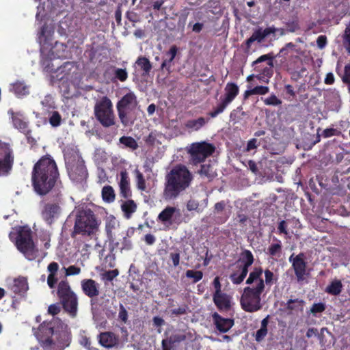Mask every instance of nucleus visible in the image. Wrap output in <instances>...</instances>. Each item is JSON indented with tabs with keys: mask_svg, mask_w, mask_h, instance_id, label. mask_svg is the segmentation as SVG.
Wrapping results in <instances>:
<instances>
[{
	"mask_svg": "<svg viewBox=\"0 0 350 350\" xmlns=\"http://www.w3.org/2000/svg\"><path fill=\"white\" fill-rule=\"evenodd\" d=\"M255 95H265L269 92V88L267 86L258 85L254 88Z\"/></svg>",
	"mask_w": 350,
	"mask_h": 350,
	"instance_id": "6e6d98bb",
	"label": "nucleus"
},
{
	"mask_svg": "<svg viewBox=\"0 0 350 350\" xmlns=\"http://www.w3.org/2000/svg\"><path fill=\"white\" fill-rule=\"evenodd\" d=\"M12 120L15 129H18L23 134H27L29 132V123L25 118L19 113H12Z\"/></svg>",
	"mask_w": 350,
	"mask_h": 350,
	"instance_id": "5701e85b",
	"label": "nucleus"
},
{
	"mask_svg": "<svg viewBox=\"0 0 350 350\" xmlns=\"http://www.w3.org/2000/svg\"><path fill=\"white\" fill-rule=\"evenodd\" d=\"M119 142L125 147L129 148L132 150H135L139 147L137 141L130 136H122L120 138Z\"/></svg>",
	"mask_w": 350,
	"mask_h": 350,
	"instance_id": "72a5a7b5",
	"label": "nucleus"
},
{
	"mask_svg": "<svg viewBox=\"0 0 350 350\" xmlns=\"http://www.w3.org/2000/svg\"><path fill=\"white\" fill-rule=\"evenodd\" d=\"M137 105V97L132 92L126 93L117 103L118 115L121 123L124 126H128L133 122L132 113L135 110Z\"/></svg>",
	"mask_w": 350,
	"mask_h": 350,
	"instance_id": "1a4fd4ad",
	"label": "nucleus"
},
{
	"mask_svg": "<svg viewBox=\"0 0 350 350\" xmlns=\"http://www.w3.org/2000/svg\"><path fill=\"white\" fill-rule=\"evenodd\" d=\"M14 154L10 144L0 143V177L10 174L14 163Z\"/></svg>",
	"mask_w": 350,
	"mask_h": 350,
	"instance_id": "2eb2a0df",
	"label": "nucleus"
},
{
	"mask_svg": "<svg viewBox=\"0 0 350 350\" xmlns=\"http://www.w3.org/2000/svg\"><path fill=\"white\" fill-rule=\"evenodd\" d=\"M120 196L124 199H129L132 196L130 187V179L126 170L120 172V181L119 183Z\"/></svg>",
	"mask_w": 350,
	"mask_h": 350,
	"instance_id": "4be33fe9",
	"label": "nucleus"
},
{
	"mask_svg": "<svg viewBox=\"0 0 350 350\" xmlns=\"http://www.w3.org/2000/svg\"><path fill=\"white\" fill-rule=\"evenodd\" d=\"M118 318L122 322L124 323H126L128 321V312L122 304H120Z\"/></svg>",
	"mask_w": 350,
	"mask_h": 350,
	"instance_id": "864d4df0",
	"label": "nucleus"
},
{
	"mask_svg": "<svg viewBox=\"0 0 350 350\" xmlns=\"http://www.w3.org/2000/svg\"><path fill=\"white\" fill-rule=\"evenodd\" d=\"M265 105L278 106L282 104V100L279 99L275 94H271L268 98L263 99Z\"/></svg>",
	"mask_w": 350,
	"mask_h": 350,
	"instance_id": "79ce46f5",
	"label": "nucleus"
},
{
	"mask_svg": "<svg viewBox=\"0 0 350 350\" xmlns=\"http://www.w3.org/2000/svg\"><path fill=\"white\" fill-rule=\"evenodd\" d=\"M340 133L341 132L337 129L334 128H327L323 131L322 136L325 138H327L332 136H339Z\"/></svg>",
	"mask_w": 350,
	"mask_h": 350,
	"instance_id": "09e8293b",
	"label": "nucleus"
},
{
	"mask_svg": "<svg viewBox=\"0 0 350 350\" xmlns=\"http://www.w3.org/2000/svg\"><path fill=\"white\" fill-rule=\"evenodd\" d=\"M341 79L344 83L348 85V90L350 92V63L345 66L344 73Z\"/></svg>",
	"mask_w": 350,
	"mask_h": 350,
	"instance_id": "37998d69",
	"label": "nucleus"
},
{
	"mask_svg": "<svg viewBox=\"0 0 350 350\" xmlns=\"http://www.w3.org/2000/svg\"><path fill=\"white\" fill-rule=\"evenodd\" d=\"M186 336L183 334H176L172 336L169 339L172 344L175 342H180L186 340Z\"/></svg>",
	"mask_w": 350,
	"mask_h": 350,
	"instance_id": "052dcab7",
	"label": "nucleus"
},
{
	"mask_svg": "<svg viewBox=\"0 0 350 350\" xmlns=\"http://www.w3.org/2000/svg\"><path fill=\"white\" fill-rule=\"evenodd\" d=\"M170 258L172 261L173 266L176 267L180 264V252L178 249L174 250L173 252L170 253Z\"/></svg>",
	"mask_w": 350,
	"mask_h": 350,
	"instance_id": "de8ad7c7",
	"label": "nucleus"
},
{
	"mask_svg": "<svg viewBox=\"0 0 350 350\" xmlns=\"http://www.w3.org/2000/svg\"><path fill=\"white\" fill-rule=\"evenodd\" d=\"M135 63L143 71V77H146L149 75L152 69V64L147 57L143 56L139 57Z\"/></svg>",
	"mask_w": 350,
	"mask_h": 350,
	"instance_id": "c756f323",
	"label": "nucleus"
},
{
	"mask_svg": "<svg viewBox=\"0 0 350 350\" xmlns=\"http://www.w3.org/2000/svg\"><path fill=\"white\" fill-rule=\"evenodd\" d=\"M57 295L64 311L71 317H75L77 313L78 298L67 280L59 282Z\"/></svg>",
	"mask_w": 350,
	"mask_h": 350,
	"instance_id": "423d86ee",
	"label": "nucleus"
},
{
	"mask_svg": "<svg viewBox=\"0 0 350 350\" xmlns=\"http://www.w3.org/2000/svg\"><path fill=\"white\" fill-rule=\"evenodd\" d=\"M326 308L325 304L324 303H314L312 304L310 308V312L314 315L317 316V314L321 313L325 311Z\"/></svg>",
	"mask_w": 350,
	"mask_h": 350,
	"instance_id": "49530a36",
	"label": "nucleus"
},
{
	"mask_svg": "<svg viewBox=\"0 0 350 350\" xmlns=\"http://www.w3.org/2000/svg\"><path fill=\"white\" fill-rule=\"evenodd\" d=\"M66 166L70 180L75 183L85 181L88 172L85 161L81 156L77 153L66 157Z\"/></svg>",
	"mask_w": 350,
	"mask_h": 350,
	"instance_id": "9d476101",
	"label": "nucleus"
},
{
	"mask_svg": "<svg viewBox=\"0 0 350 350\" xmlns=\"http://www.w3.org/2000/svg\"><path fill=\"white\" fill-rule=\"evenodd\" d=\"M57 282V275L49 274L47 278V284L50 288H54Z\"/></svg>",
	"mask_w": 350,
	"mask_h": 350,
	"instance_id": "e2e57ef3",
	"label": "nucleus"
},
{
	"mask_svg": "<svg viewBox=\"0 0 350 350\" xmlns=\"http://www.w3.org/2000/svg\"><path fill=\"white\" fill-rule=\"evenodd\" d=\"M208 121V119H205L203 117H200L196 120H189L185 123V127L193 131H198L202 128Z\"/></svg>",
	"mask_w": 350,
	"mask_h": 350,
	"instance_id": "c85d7f7f",
	"label": "nucleus"
},
{
	"mask_svg": "<svg viewBox=\"0 0 350 350\" xmlns=\"http://www.w3.org/2000/svg\"><path fill=\"white\" fill-rule=\"evenodd\" d=\"M176 211V207L168 206L159 214L157 219L163 224L169 223L172 224L171 219Z\"/></svg>",
	"mask_w": 350,
	"mask_h": 350,
	"instance_id": "cd10ccee",
	"label": "nucleus"
},
{
	"mask_svg": "<svg viewBox=\"0 0 350 350\" xmlns=\"http://www.w3.org/2000/svg\"><path fill=\"white\" fill-rule=\"evenodd\" d=\"M10 289L16 295H23L28 290L27 279L24 277L14 279L10 286Z\"/></svg>",
	"mask_w": 350,
	"mask_h": 350,
	"instance_id": "b1692460",
	"label": "nucleus"
},
{
	"mask_svg": "<svg viewBox=\"0 0 350 350\" xmlns=\"http://www.w3.org/2000/svg\"><path fill=\"white\" fill-rule=\"evenodd\" d=\"M12 91L17 96H22L29 94V86L23 82L16 81L12 85Z\"/></svg>",
	"mask_w": 350,
	"mask_h": 350,
	"instance_id": "2f4dec72",
	"label": "nucleus"
},
{
	"mask_svg": "<svg viewBox=\"0 0 350 350\" xmlns=\"http://www.w3.org/2000/svg\"><path fill=\"white\" fill-rule=\"evenodd\" d=\"M94 113L96 120L103 126L108 128L115 125L116 117L113 104L107 96H103L96 103Z\"/></svg>",
	"mask_w": 350,
	"mask_h": 350,
	"instance_id": "6e6552de",
	"label": "nucleus"
},
{
	"mask_svg": "<svg viewBox=\"0 0 350 350\" xmlns=\"http://www.w3.org/2000/svg\"><path fill=\"white\" fill-rule=\"evenodd\" d=\"M101 195L103 200L107 203L113 202L116 198L114 189L110 185H106L103 187Z\"/></svg>",
	"mask_w": 350,
	"mask_h": 350,
	"instance_id": "473e14b6",
	"label": "nucleus"
},
{
	"mask_svg": "<svg viewBox=\"0 0 350 350\" xmlns=\"http://www.w3.org/2000/svg\"><path fill=\"white\" fill-rule=\"evenodd\" d=\"M304 304V301L302 299H289L286 303V309L288 310H296L299 308H302L303 305Z\"/></svg>",
	"mask_w": 350,
	"mask_h": 350,
	"instance_id": "e433bc0d",
	"label": "nucleus"
},
{
	"mask_svg": "<svg viewBox=\"0 0 350 350\" xmlns=\"http://www.w3.org/2000/svg\"><path fill=\"white\" fill-rule=\"evenodd\" d=\"M81 273V268L75 265H70L66 269V275H78Z\"/></svg>",
	"mask_w": 350,
	"mask_h": 350,
	"instance_id": "bf43d9fd",
	"label": "nucleus"
},
{
	"mask_svg": "<svg viewBox=\"0 0 350 350\" xmlns=\"http://www.w3.org/2000/svg\"><path fill=\"white\" fill-rule=\"evenodd\" d=\"M265 280L264 281L265 285L271 286L274 282L277 281V278H275L273 273L269 269H266L264 271Z\"/></svg>",
	"mask_w": 350,
	"mask_h": 350,
	"instance_id": "c03bdc74",
	"label": "nucleus"
},
{
	"mask_svg": "<svg viewBox=\"0 0 350 350\" xmlns=\"http://www.w3.org/2000/svg\"><path fill=\"white\" fill-rule=\"evenodd\" d=\"M275 57L271 52L260 56L252 62V66L254 67V70L260 72L256 76L258 79L265 81L263 79L265 77L269 79L273 76V59Z\"/></svg>",
	"mask_w": 350,
	"mask_h": 350,
	"instance_id": "ddd939ff",
	"label": "nucleus"
},
{
	"mask_svg": "<svg viewBox=\"0 0 350 350\" xmlns=\"http://www.w3.org/2000/svg\"><path fill=\"white\" fill-rule=\"evenodd\" d=\"M254 255L250 250H243L239 256L238 262H241V274L238 278L243 281L248 273L249 267L254 263Z\"/></svg>",
	"mask_w": 350,
	"mask_h": 350,
	"instance_id": "dca6fc26",
	"label": "nucleus"
},
{
	"mask_svg": "<svg viewBox=\"0 0 350 350\" xmlns=\"http://www.w3.org/2000/svg\"><path fill=\"white\" fill-rule=\"evenodd\" d=\"M237 270L234 271L230 275V278L233 284H240L243 281H239V278H238L241 274V265L237 266Z\"/></svg>",
	"mask_w": 350,
	"mask_h": 350,
	"instance_id": "8fccbe9b",
	"label": "nucleus"
},
{
	"mask_svg": "<svg viewBox=\"0 0 350 350\" xmlns=\"http://www.w3.org/2000/svg\"><path fill=\"white\" fill-rule=\"evenodd\" d=\"M239 93V88L235 83H228L224 88V94L220 96L219 103L213 111L208 113V116L213 118L223 113L226 107L237 97Z\"/></svg>",
	"mask_w": 350,
	"mask_h": 350,
	"instance_id": "f8f14e48",
	"label": "nucleus"
},
{
	"mask_svg": "<svg viewBox=\"0 0 350 350\" xmlns=\"http://www.w3.org/2000/svg\"><path fill=\"white\" fill-rule=\"evenodd\" d=\"M16 238L17 249L29 260H35L38 256V249L36 246L32 237V231L27 226H19Z\"/></svg>",
	"mask_w": 350,
	"mask_h": 350,
	"instance_id": "39448f33",
	"label": "nucleus"
},
{
	"mask_svg": "<svg viewBox=\"0 0 350 350\" xmlns=\"http://www.w3.org/2000/svg\"><path fill=\"white\" fill-rule=\"evenodd\" d=\"M277 29L272 27H268L265 29H262L261 27H258L252 33V35L246 40L245 44L247 49H250L252 44L257 41L260 43L263 41V40L270 34H273L276 32Z\"/></svg>",
	"mask_w": 350,
	"mask_h": 350,
	"instance_id": "f3484780",
	"label": "nucleus"
},
{
	"mask_svg": "<svg viewBox=\"0 0 350 350\" xmlns=\"http://www.w3.org/2000/svg\"><path fill=\"white\" fill-rule=\"evenodd\" d=\"M297 282H303L310 275V269L308 268V262L306 260V255L300 252L297 255L292 254L289 257Z\"/></svg>",
	"mask_w": 350,
	"mask_h": 350,
	"instance_id": "4468645a",
	"label": "nucleus"
},
{
	"mask_svg": "<svg viewBox=\"0 0 350 350\" xmlns=\"http://www.w3.org/2000/svg\"><path fill=\"white\" fill-rule=\"evenodd\" d=\"M342 290V284L340 280H334L326 287L325 292L332 295H338Z\"/></svg>",
	"mask_w": 350,
	"mask_h": 350,
	"instance_id": "7c9ffc66",
	"label": "nucleus"
},
{
	"mask_svg": "<svg viewBox=\"0 0 350 350\" xmlns=\"http://www.w3.org/2000/svg\"><path fill=\"white\" fill-rule=\"evenodd\" d=\"M213 321L216 329L221 333H226L234 325V320L229 318H224L217 312L212 314Z\"/></svg>",
	"mask_w": 350,
	"mask_h": 350,
	"instance_id": "aec40b11",
	"label": "nucleus"
},
{
	"mask_svg": "<svg viewBox=\"0 0 350 350\" xmlns=\"http://www.w3.org/2000/svg\"><path fill=\"white\" fill-rule=\"evenodd\" d=\"M268 329L267 328L261 327L256 331L255 334V340L256 342H260L262 341L266 336L267 335Z\"/></svg>",
	"mask_w": 350,
	"mask_h": 350,
	"instance_id": "603ef678",
	"label": "nucleus"
},
{
	"mask_svg": "<svg viewBox=\"0 0 350 350\" xmlns=\"http://www.w3.org/2000/svg\"><path fill=\"white\" fill-rule=\"evenodd\" d=\"M275 240L277 241V243L271 244L268 247V254L269 256L273 257H280L282 251V245L280 240L277 239H275Z\"/></svg>",
	"mask_w": 350,
	"mask_h": 350,
	"instance_id": "f704fd0d",
	"label": "nucleus"
},
{
	"mask_svg": "<svg viewBox=\"0 0 350 350\" xmlns=\"http://www.w3.org/2000/svg\"><path fill=\"white\" fill-rule=\"evenodd\" d=\"M100 224L93 211L90 209L84 211L77 217L71 236L74 238L77 234L88 236L94 234L98 230Z\"/></svg>",
	"mask_w": 350,
	"mask_h": 350,
	"instance_id": "0eeeda50",
	"label": "nucleus"
},
{
	"mask_svg": "<svg viewBox=\"0 0 350 350\" xmlns=\"http://www.w3.org/2000/svg\"><path fill=\"white\" fill-rule=\"evenodd\" d=\"M165 180L163 197L174 200L189 187L193 176L185 165L178 164L166 174Z\"/></svg>",
	"mask_w": 350,
	"mask_h": 350,
	"instance_id": "20e7f679",
	"label": "nucleus"
},
{
	"mask_svg": "<svg viewBox=\"0 0 350 350\" xmlns=\"http://www.w3.org/2000/svg\"><path fill=\"white\" fill-rule=\"evenodd\" d=\"M119 248V247H118ZM132 248V243L131 241L126 237H124L122 242V246L120 247V250H129Z\"/></svg>",
	"mask_w": 350,
	"mask_h": 350,
	"instance_id": "0e129e2a",
	"label": "nucleus"
},
{
	"mask_svg": "<svg viewBox=\"0 0 350 350\" xmlns=\"http://www.w3.org/2000/svg\"><path fill=\"white\" fill-rule=\"evenodd\" d=\"M212 168V166L209 164H202L201 165L200 170H199V174L201 176H205L208 178L212 179L215 176Z\"/></svg>",
	"mask_w": 350,
	"mask_h": 350,
	"instance_id": "4c0bfd02",
	"label": "nucleus"
},
{
	"mask_svg": "<svg viewBox=\"0 0 350 350\" xmlns=\"http://www.w3.org/2000/svg\"><path fill=\"white\" fill-rule=\"evenodd\" d=\"M226 207V202L224 201H220L219 202H217L214 206V213H219L222 212Z\"/></svg>",
	"mask_w": 350,
	"mask_h": 350,
	"instance_id": "338daca9",
	"label": "nucleus"
},
{
	"mask_svg": "<svg viewBox=\"0 0 350 350\" xmlns=\"http://www.w3.org/2000/svg\"><path fill=\"white\" fill-rule=\"evenodd\" d=\"M286 228H287L286 222L284 220H282L278 224V232L279 234H287L288 232H287Z\"/></svg>",
	"mask_w": 350,
	"mask_h": 350,
	"instance_id": "774afa93",
	"label": "nucleus"
},
{
	"mask_svg": "<svg viewBox=\"0 0 350 350\" xmlns=\"http://www.w3.org/2000/svg\"><path fill=\"white\" fill-rule=\"evenodd\" d=\"M113 74L115 78L121 82L125 81L128 78V72L125 68H119L114 67Z\"/></svg>",
	"mask_w": 350,
	"mask_h": 350,
	"instance_id": "a19ab883",
	"label": "nucleus"
},
{
	"mask_svg": "<svg viewBox=\"0 0 350 350\" xmlns=\"http://www.w3.org/2000/svg\"><path fill=\"white\" fill-rule=\"evenodd\" d=\"M342 42L346 51L350 54V20L342 35Z\"/></svg>",
	"mask_w": 350,
	"mask_h": 350,
	"instance_id": "c9c22d12",
	"label": "nucleus"
},
{
	"mask_svg": "<svg viewBox=\"0 0 350 350\" xmlns=\"http://www.w3.org/2000/svg\"><path fill=\"white\" fill-rule=\"evenodd\" d=\"M317 44L321 49L325 48L327 44V37L324 35L319 36L317 39Z\"/></svg>",
	"mask_w": 350,
	"mask_h": 350,
	"instance_id": "69168bd1",
	"label": "nucleus"
},
{
	"mask_svg": "<svg viewBox=\"0 0 350 350\" xmlns=\"http://www.w3.org/2000/svg\"><path fill=\"white\" fill-rule=\"evenodd\" d=\"M34 335L44 350H64L71 341L68 325L58 318L43 321Z\"/></svg>",
	"mask_w": 350,
	"mask_h": 350,
	"instance_id": "f257e3e1",
	"label": "nucleus"
},
{
	"mask_svg": "<svg viewBox=\"0 0 350 350\" xmlns=\"http://www.w3.org/2000/svg\"><path fill=\"white\" fill-rule=\"evenodd\" d=\"M262 272L261 267H255L246 280L249 286L243 288L240 299L241 306L245 312H255L262 308L261 295L265 291Z\"/></svg>",
	"mask_w": 350,
	"mask_h": 350,
	"instance_id": "7ed1b4c3",
	"label": "nucleus"
},
{
	"mask_svg": "<svg viewBox=\"0 0 350 350\" xmlns=\"http://www.w3.org/2000/svg\"><path fill=\"white\" fill-rule=\"evenodd\" d=\"M185 275L188 278H192L193 283H197L202 279L203 273L201 271H193L189 269L186 271Z\"/></svg>",
	"mask_w": 350,
	"mask_h": 350,
	"instance_id": "58836bf2",
	"label": "nucleus"
},
{
	"mask_svg": "<svg viewBox=\"0 0 350 350\" xmlns=\"http://www.w3.org/2000/svg\"><path fill=\"white\" fill-rule=\"evenodd\" d=\"M137 186L141 191L146 190V186L145 179L143 174L139 171H137Z\"/></svg>",
	"mask_w": 350,
	"mask_h": 350,
	"instance_id": "3c124183",
	"label": "nucleus"
},
{
	"mask_svg": "<svg viewBox=\"0 0 350 350\" xmlns=\"http://www.w3.org/2000/svg\"><path fill=\"white\" fill-rule=\"evenodd\" d=\"M59 209V206L57 204H46L42 212V218L48 224H51Z\"/></svg>",
	"mask_w": 350,
	"mask_h": 350,
	"instance_id": "a878e982",
	"label": "nucleus"
},
{
	"mask_svg": "<svg viewBox=\"0 0 350 350\" xmlns=\"http://www.w3.org/2000/svg\"><path fill=\"white\" fill-rule=\"evenodd\" d=\"M213 286L215 289V292L213 295H217L223 293L221 291V284L220 282L219 277L217 276L214 278L213 282Z\"/></svg>",
	"mask_w": 350,
	"mask_h": 350,
	"instance_id": "4d7b16f0",
	"label": "nucleus"
},
{
	"mask_svg": "<svg viewBox=\"0 0 350 350\" xmlns=\"http://www.w3.org/2000/svg\"><path fill=\"white\" fill-rule=\"evenodd\" d=\"M215 150L213 144L205 141L192 143L187 149L193 165L204 162L206 158L213 154Z\"/></svg>",
	"mask_w": 350,
	"mask_h": 350,
	"instance_id": "9b49d317",
	"label": "nucleus"
},
{
	"mask_svg": "<svg viewBox=\"0 0 350 350\" xmlns=\"http://www.w3.org/2000/svg\"><path fill=\"white\" fill-rule=\"evenodd\" d=\"M62 122V116L57 111H54L51 113L49 118V123L53 127L59 126Z\"/></svg>",
	"mask_w": 350,
	"mask_h": 350,
	"instance_id": "ea45409f",
	"label": "nucleus"
},
{
	"mask_svg": "<svg viewBox=\"0 0 350 350\" xmlns=\"http://www.w3.org/2000/svg\"><path fill=\"white\" fill-rule=\"evenodd\" d=\"M188 306L183 305L178 308H174L171 310V314L175 316L183 315L187 313Z\"/></svg>",
	"mask_w": 350,
	"mask_h": 350,
	"instance_id": "5fc2aeb1",
	"label": "nucleus"
},
{
	"mask_svg": "<svg viewBox=\"0 0 350 350\" xmlns=\"http://www.w3.org/2000/svg\"><path fill=\"white\" fill-rule=\"evenodd\" d=\"M58 269L59 265L56 262H51L47 267V271L49 272V274L57 275Z\"/></svg>",
	"mask_w": 350,
	"mask_h": 350,
	"instance_id": "680f3d73",
	"label": "nucleus"
},
{
	"mask_svg": "<svg viewBox=\"0 0 350 350\" xmlns=\"http://www.w3.org/2000/svg\"><path fill=\"white\" fill-rule=\"evenodd\" d=\"M59 178L58 168L50 155L42 157L33 165L31 183L36 193L46 195L55 187Z\"/></svg>",
	"mask_w": 350,
	"mask_h": 350,
	"instance_id": "f03ea898",
	"label": "nucleus"
},
{
	"mask_svg": "<svg viewBox=\"0 0 350 350\" xmlns=\"http://www.w3.org/2000/svg\"><path fill=\"white\" fill-rule=\"evenodd\" d=\"M83 293L90 298L97 297L100 294V285L93 279H84L81 282Z\"/></svg>",
	"mask_w": 350,
	"mask_h": 350,
	"instance_id": "6ab92c4d",
	"label": "nucleus"
},
{
	"mask_svg": "<svg viewBox=\"0 0 350 350\" xmlns=\"http://www.w3.org/2000/svg\"><path fill=\"white\" fill-rule=\"evenodd\" d=\"M61 311V307L58 304H51L48 307V313L51 315L55 316L58 314Z\"/></svg>",
	"mask_w": 350,
	"mask_h": 350,
	"instance_id": "13d9d810",
	"label": "nucleus"
},
{
	"mask_svg": "<svg viewBox=\"0 0 350 350\" xmlns=\"http://www.w3.org/2000/svg\"><path fill=\"white\" fill-rule=\"evenodd\" d=\"M98 339L100 345L107 349L116 347L120 342L119 336L112 332L100 333Z\"/></svg>",
	"mask_w": 350,
	"mask_h": 350,
	"instance_id": "a211bd4d",
	"label": "nucleus"
},
{
	"mask_svg": "<svg viewBox=\"0 0 350 350\" xmlns=\"http://www.w3.org/2000/svg\"><path fill=\"white\" fill-rule=\"evenodd\" d=\"M120 207L124 218L129 219L136 212L137 205L134 200L129 198L122 202Z\"/></svg>",
	"mask_w": 350,
	"mask_h": 350,
	"instance_id": "bb28decb",
	"label": "nucleus"
},
{
	"mask_svg": "<svg viewBox=\"0 0 350 350\" xmlns=\"http://www.w3.org/2000/svg\"><path fill=\"white\" fill-rule=\"evenodd\" d=\"M231 299L230 295L226 293L213 295V302L220 312H228L230 310Z\"/></svg>",
	"mask_w": 350,
	"mask_h": 350,
	"instance_id": "412c9836",
	"label": "nucleus"
},
{
	"mask_svg": "<svg viewBox=\"0 0 350 350\" xmlns=\"http://www.w3.org/2000/svg\"><path fill=\"white\" fill-rule=\"evenodd\" d=\"M119 274L118 269L109 270L102 274V279L108 282L112 281Z\"/></svg>",
	"mask_w": 350,
	"mask_h": 350,
	"instance_id": "a18cd8bd",
	"label": "nucleus"
},
{
	"mask_svg": "<svg viewBox=\"0 0 350 350\" xmlns=\"http://www.w3.org/2000/svg\"><path fill=\"white\" fill-rule=\"evenodd\" d=\"M119 226L118 222L116 221L115 217H111L109 219L105 224V231L107 234V237L110 243H113V250L115 247H118L119 243L115 242V237L113 233V230L116 229V226Z\"/></svg>",
	"mask_w": 350,
	"mask_h": 350,
	"instance_id": "393cba45",
	"label": "nucleus"
}]
</instances>
